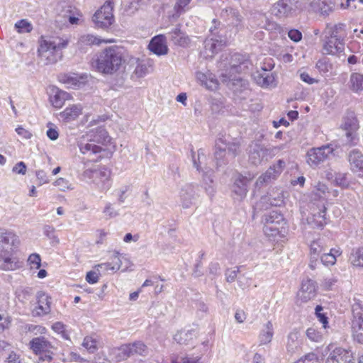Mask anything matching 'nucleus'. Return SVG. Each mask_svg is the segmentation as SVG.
<instances>
[{
    "instance_id": "2",
    "label": "nucleus",
    "mask_w": 363,
    "mask_h": 363,
    "mask_svg": "<svg viewBox=\"0 0 363 363\" xmlns=\"http://www.w3.org/2000/svg\"><path fill=\"white\" fill-rule=\"evenodd\" d=\"M110 138L107 131L103 128H97L89 134L83 136L78 141V147L83 155L91 156L100 153L102 148L96 143H106L109 142Z\"/></svg>"
},
{
    "instance_id": "58",
    "label": "nucleus",
    "mask_w": 363,
    "mask_h": 363,
    "mask_svg": "<svg viewBox=\"0 0 363 363\" xmlns=\"http://www.w3.org/2000/svg\"><path fill=\"white\" fill-rule=\"evenodd\" d=\"M129 189L130 186L125 185L114 191V193L118 198V203L121 204L125 202L126 199L125 194L129 191Z\"/></svg>"
},
{
    "instance_id": "13",
    "label": "nucleus",
    "mask_w": 363,
    "mask_h": 363,
    "mask_svg": "<svg viewBox=\"0 0 363 363\" xmlns=\"http://www.w3.org/2000/svg\"><path fill=\"white\" fill-rule=\"evenodd\" d=\"M281 147H274L268 149L263 147L258 143H252L249 146V160L255 165L260 164L262 160L269 155H274L277 151H279Z\"/></svg>"
},
{
    "instance_id": "29",
    "label": "nucleus",
    "mask_w": 363,
    "mask_h": 363,
    "mask_svg": "<svg viewBox=\"0 0 363 363\" xmlns=\"http://www.w3.org/2000/svg\"><path fill=\"white\" fill-rule=\"evenodd\" d=\"M130 347L128 345H121L120 347L112 348L109 352V356L113 361L121 362L131 356Z\"/></svg>"
},
{
    "instance_id": "5",
    "label": "nucleus",
    "mask_w": 363,
    "mask_h": 363,
    "mask_svg": "<svg viewBox=\"0 0 363 363\" xmlns=\"http://www.w3.org/2000/svg\"><path fill=\"white\" fill-rule=\"evenodd\" d=\"M32 351L39 355V362H50L52 360L55 347L45 337L33 338L29 342Z\"/></svg>"
},
{
    "instance_id": "36",
    "label": "nucleus",
    "mask_w": 363,
    "mask_h": 363,
    "mask_svg": "<svg viewBox=\"0 0 363 363\" xmlns=\"http://www.w3.org/2000/svg\"><path fill=\"white\" fill-rule=\"evenodd\" d=\"M82 106L80 104H74L67 107L61 113L67 121H72L82 114Z\"/></svg>"
},
{
    "instance_id": "10",
    "label": "nucleus",
    "mask_w": 363,
    "mask_h": 363,
    "mask_svg": "<svg viewBox=\"0 0 363 363\" xmlns=\"http://www.w3.org/2000/svg\"><path fill=\"white\" fill-rule=\"evenodd\" d=\"M301 6V0H279L274 4L272 12L279 18L288 17L296 13Z\"/></svg>"
},
{
    "instance_id": "63",
    "label": "nucleus",
    "mask_w": 363,
    "mask_h": 363,
    "mask_svg": "<svg viewBox=\"0 0 363 363\" xmlns=\"http://www.w3.org/2000/svg\"><path fill=\"white\" fill-rule=\"evenodd\" d=\"M100 275V272L94 269V270L89 271L86 273V281L91 284H96L98 282Z\"/></svg>"
},
{
    "instance_id": "47",
    "label": "nucleus",
    "mask_w": 363,
    "mask_h": 363,
    "mask_svg": "<svg viewBox=\"0 0 363 363\" xmlns=\"http://www.w3.org/2000/svg\"><path fill=\"white\" fill-rule=\"evenodd\" d=\"M325 207L323 206L322 210H320L318 213H314L313 215V222H315V225L318 228H322L326 223L325 218Z\"/></svg>"
},
{
    "instance_id": "8",
    "label": "nucleus",
    "mask_w": 363,
    "mask_h": 363,
    "mask_svg": "<svg viewBox=\"0 0 363 363\" xmlns=\"http://www.w3.org/2000/svg\"><path fill=\"white\" fill-rule=\"evenodd\" d=\"M113 9V3L110 1H106L93 16L95 25L104 29L109 28L114 22Z\"/></svg>"
},
{
    "instance_id": "9",
    "label": "nucleus",
    "mask_w": 363,
    "mask_h": 363,
    "mask_svg": "<svg viewBox=\"0 0 363 363\" xmlns=\"http://www.w3.org/2000/svg\"><path fill=\"white\" fill-rule=\"evenodd\" d=\"M340 26H335L330 37L327 38L323 44V53L328 55H335L344 50V43L342 35L340 33Z\"/></svg>"
},
{
    "instance_id": "21",
    "label": "nucleus",
    "mask_w": 363,
    "mask_h": 363,
    "mask_svg": "<svg viewBox=\"0 0 363 363\" xmlns=\"http://www.w3.org/2000/svg\"><path fill=\"white\" fill-rule=\"evenodd\" d=\"M86 77L75 73L63 74L58 77L60 82L66 85L67 88L77 89L84 84Z\"/></svg>"
},
{
    "instance_id": "41",
    "label": "nucleus",
    "mask_w": 363,
    "mask_h": 363,
    "mask_svg": "<svg viewBox=\"0 0 363 363\" xmlns=\"http://www.w3.org/2000/svg\"><path fill=\"white\" fill-rule=\"evenodd\" d=\"M350 83L351 88L354 91L363 90V74L359 73H352L350 75Z\"/></svg>"
},
{
    "instance_id": "18",
    "label": "nucleus",
    "mask_w": 363,
    "mask_h": 363,
    "mask_svg": "<svg viewBox=\"0 0 363 363\" xmlns=\"http://www.w3.org/2000/svg\"><path fill=\"white\" fill-rule=\"evenodd\" d=\"M348 161L350 169L359 176H363V154L357 149H354L349 152Z\"/></svg>"
},
{
    "instance_id": "62",
    "label": "nucleus",
    "mask_w": 363,
    "mask_h": 363,
    "mask_svg": "<svg viewBox=\"0 0 363 363\" xmlns=\"http://www.w3.org/2000/svg\"><path fill=\"white\" fill-rule=\"evenodd\" d=\"M0 331L8 329L11 323V317L6 313L0 314Z\"/></svg>"
},
{
    "instance_id": "49",
    "label": "nucleus",
    "mask_w": 363,
    "mask_h": 363,
    "mask_svg": "<svg viewBox=\"0 0 363 363\" xmlns=\"http://www.w3.org/2000/svg\"><path fill=\"white\" fill-rule=\"evenodd\" d=\"M269 199L268 196H262L261 198L260 201L255 204V206L254 207L255 211H260L262 210L267 209L269 208V206H277L278 205L277 203H274L272 201H270V203H269Z\"/></svg>"
},
{
    "instance_id": "53",
    "label": "nucleus",
    "mask_w": 363,
    "mask_h": 363,
    "mask_svg": "<svg viewBox=\"0 0 363 363\" xmlns=\"http://www.w3.org/2000/svg\"><path fill=\"white\" fill-rule=\"evenodd\" d=\"M16 235L12 232L0 228V242L4 244L13 243Z\"/></svg>"
},
{
    "instance_id": "17",
    "label": "nucleus",
    "mask_w": 363,
    "mask_h": 363,
    "mask_svg": "<svg viewBox=\"0 0 363 363\" xmlns=\"http://www.w3.org/2000/svg\"><path fill=\"white\" fill-rule=\"evenodd\" d=\"M316 296V285L314 281L307 279L303 280L301 288L298 293V297L303 302H307Z\"/></svg>"
},
{
    "instance_id": "37",
    "label": "nucleus",
    "mask_w": 363,
    "mask_h": 363,
    "mask_svg": "<svg viewBox=\"0 0 363 363\" xmlns=\"http://www.w3.org/2000/svg\"><path fill=\"white\" fill-rule=\"evenodd\" d=\"M262 221L264 225H281L284 223L283 215L277 211H272L264 216Z\"/></svg>"
},
{
    "instance_id": "50",
    "label": "nucleus",
    "mask_w": 363,
    "mask_h": 363,
    "mask_svg": "<svg viewBox=\"0 0 363 363\" xmlns=\"http://www.w3.org/2000/svg\"><path fill=\"white\" fill-rule=\"evenodd\" d=\"M169 34L176 44L182 45L186 42V38H183V33L179 27L174 28Z\"/></svg>"
},
{
    "instance_id": "59",
    "label": "nucleus",
    "mask_w": 363,
    "mask_h": 363,
    "mask_svg": "<svg viewBox=\"0 0 363 363\" xmlns=\"http://www.w3.org/2000/svg\"><path fill=\"white\" fill-rule=\"evenodd\" d=\"M225 13L228 17V19L232 21V23H238L240 21V15L238 11L235 9H226Z\"/></svg>"
},
{
    "instance_id": "51",
    "label": "nucleus",
    "mask_w": 363,
    "mask_h": 363,
    "mask_svg": "<svg viewBox=\"0 0 363 363\" xmlns=\"http://www.w3.org/2000/svg\"><path fill=\"white\" fill-rule=\"evenodd\" d=\"M191 0H177L174 9L176 11L177 16H180L189 9V4Z\"/></svg>"
},
{
    "instance_id": "12",
    "label": "nucleus",
    "mask_w": 363,
    "mask_h": 363,
    "mask_svg": "<svg viewBox=\"0 0 363 363\" xmlns=\"http://www.w3.org/2000/svg\"><path fill=\"white\" fill-rule=\"evenodd\" d=\"M226 150L233 157H235L240 152L239 144L236 143H227L226 140L218 138L216 142L215 151V159L218 166H221L224 163L223 158L225 155Z\"/></svg>"
},
{
    "instance_id": "35",
    "label": "nucleus",
    "mask_w": 363,
    "mask_h": 363,
    "mask_svg": "<svg viewBox=\"0 0 363 363\" xmlns=\"http://www.w3.org/2000/svg\"><path fill=\"white\" fill-rule=\"evenodd\" d=\"M301 335L296 330H292L287 337L286 347L289 352H294L301 345Z\"/></svg>"
},
{
    "instance_id": "56",
    "label": "nucleus",
    "mask_w": 363,
    "mask_h": 363,
    "mask_svg": "<svg viewBox=\"0 0 363 363\" xmlns=\"http://www.w3.org/2000/svg\"><path fill=\"white\" fill-rule=\"evenodd\" d=\"M130 347L131 355L143 354L146 350V345L142 342H135L133 344H128Z\"/></svg>"
},
{
    "instance_id": "40",
    "label": "nucleus",
    "mask_w": 363,
    "mask_h": 363,
    "mask_svg": "<svg viewBox=\"0 0 363 363\" xmlns=\"http://www.w3.org/2000/svg\"><path fill=\"white\" fill-rule=\"evenodd\" d=\"M352 313L359 315L363 313V295L356 294L351 301Z\"/></svg>"
},
{
    "instance_id": "28",
    "label": "nucleus",
    "mask_w": 363,
    "mask_h": 363,
    "mask_svg": "<svg viewBox=\"0 0 363 363\" xmlns=\"http://www.w3.org/2000/svg\"><path fill=\"white\" fill-rule=\"evenodd\" d=\"M256 83L263 88L275 87L277 84L273 73L267 72L266 69L262 73H257L255 75Z\"/></svg>"
},
{
    "instance_id": "32",
    "label": "nucleus",
    "mask_w": 363,
    "mask_h": 363,
    "mask_svg": "<svg viewBox=\"0 0 363 363\" xmlns=\"http://www.w3.org/2000/svg\"><path fill=\"white\" fill-rule=\"evenodd\" d=\"M114 42V39H101L97 36L91 34H86L80 37L78 41V45L80 48H82L84 45H100L102 43H111Z\"/></svg>"
},
{
    "instance_id": "44",
    "label": "nucleus",
    "mask_w": 363,
    "mask_h": 363,
    "mask_svg": "<svg viewBox=\"0 0 363 363\" xmlns=\"http://www.w3.org/2000/svg\"><path fill=\"white\" fill-rule=\"evenodd\" d=\"M324 252H325V250L323 240H318L311 244L310 255H313V258H315V256L320 257Z\"/></svg>"
},
{
    "instance_id": "27",
    "label": "nucleus",
    "mask_w": 363,
    "mask_h": 363,
    "mask_svg": "<svg viewBox=\"0 0 363 363\" xmlns=\"http://www.w3.org/2000/svg\"><path fill=\"white\" fill-rule=\"evenodd\" d=\"M52 94L50 97V101L56 108H60L67 100L71 99V95L58 88L52 89Z\"/></svg>"
},
{
    "instance_id": "23",
    "label": "nucleus",
    "mask_w": 363,
    "mask_h": 363,
    "mask_svg": "<svg viewBox=\"0 0 363 363\" xmlns=\"http://www.w3.org/2000/svg\"><path fill=\"white\" fill-rule=\"evenodd\" d=\"M352 331L354 339L359 343H363V313L352 314Z\"/></svg>"
},
{
    "instance_id": "54",
    "label": "nucleus",
    "mask_w": 363,
    "mask_h": 363,
    "mask_svg": "<svg viewBox=\"0 0 363 363\" xmlns=\"http://www.w3.org/2000/svg\"><path fill=\"white\" fill-rule=\"evenodd\" d=\"M103 213L106 219L113 218L119 215L118 210H117L111 203H107L106 204Z\"/></svg>"
},
{
    "instance_id": "3",
    "label": "nucleus",
    "mask_w": 363,
    "mask_h": 363,
    "mask_svg": "<svg viewBox=\"0 0 363 363\" xmlns=\"http://www.w3.org/2000/svg\"><path fill=\"white\" fill-rule=\"evenodd\" d=\"M68 40L60 37L42 38L38 52L46 57L50 63H55L62 57L61 50L68 45Z\"/></svg>"
},
{
    "instance_id": "11",
    "label": "nucleus",
    "mask_w": 363,
    "mask_h": 363,
    "mask_svg": "<svg viewBox=\"0 0 363 363\" xmlns=\"http://www.w3.org/2000/svg\"><path fill=\"white\" fill-rule=\"evenodd\" d=\"M333 150L330 145L311 148L306 155L307 163L312 167H316L325 162L329 155L333 152Z\"/></svg>"
},
{
    "instance_id": "55",
    "label": "nucleus",
    "mask_w": 363,
    "mask_h": 363,
    "mask_svg": "<svg viewBox=\"0 0 363 363\" xmlns=\"http://www.w3.org/2000/svg\"><path fill=\"white\" fill-rule=\"evenodd\" d=\"M315 67L320 73L325 74L330 71L332 65L328 58L323 57L317 62Z\"/></svg>"
},
{
    "instance_id": "6",
    "label": "nucleus",
    "mask_w": 363,
    "mask_h": 363,
    "mask_svg": "<svg viewBox=\"0 0 363 363\" xmlns=\"http://www.w3.org/2000/svg\"><path fill=\"white\" fill-rule=\"evenodd\" d=\"M214 25H216V20L213 21ZM209 36L204 41V52L206 57H212L215 54L220 51L226 45V38L220 33L221 30H218L216 26L211 28Z\"/></svg>"
},
{
    "instance_id": "39",
    "label": "nucleus",
    "mask_w": 363,
    "mask_h": 363,
    "mask_svg": "<svg viewBox=\"0 0 363 363\" xmlns=\"http://www.w3.org/2000/svg\"><path fill=\"white\" fill-rule=\"evenodd\" d=\"M206 160V155L203 152V150L202 149H200L198 150L197 153V157H196L195 152H192V161L194 166L196 168L197 171L199 172H204L205 174H208L211 172V169H206L204 170L201 164L203 162V161Z\"/></svg>"
},
{
    "instance_id": "31",
    "label": "nucleus",
    "mask_w": 363,
    "mask_h": 363,
    "mask_svg": "<svg viewBox=\"0 0 363 363\" xmlns=\"http://www.w3.org/2000/svg\"><path fill=\"white\" fill-rule=\"evenodd\" d=\"M334 6L333 0H313L311 3V7L315 12L321 14H328L332 11Z\"/></svg>"
},
{
    "instance_id": "15",
    "label": "nucleus",
    "mask_w": 363,
    "mask_h": 363,
    "mask_svg": "<svg viewBox=\"0 0 363 363\" xmlns=\"http://www.w3.org/2000/svg\"><path fill=\"white\" fill-rule=\"evenodd\" d=\"M37 306L33 309L35 315L43 316L51 311V297L44 291H40L36 294Z\"/></svg>"
},
{
    "instance_id": "57",
    "label": "nucleus",
    "mask_w": 363,
    "mask_h": 363,
    "mask_svg": "<svg viewBox=\"0 0 363 363\" xmlns=\"http://www.w3.org/2000/svg\"><path fill=\"white\" fill-rule=\"evenodd\" d=\"M306 335L308 337L309 340L315 342H321L323 340V336L320 334V332H318L315 328H309L306 330Z\"/></svg>"
},
{
    "instance_id": "24",
    "label": "nucleus",
    "mask_w": 363,
    "mask_h": 363,
    "mask_svg": "<svg viewBox=\"0 0 363 363\" xmlns=\"http://www.w3.org/2000/svg\"><path fill=\"white\" fill-rule=\"evenodd\" d=\"M342 127L344 130H347L346 135L348 138L352 137V132L359 128V121L353 111L347 113L346 116L344 117Z\"/></svg>"
},
{
    "instance_id": "25",
    "label": "nucleus",
    "mask_w": 363,
    "mask_h": 363,
    "mask_svg": "<svg viewBox=\"0 0 363 363\" xmlns=\"http://www.w3.org/2000/svg\"><path fill=\"white\" fill-rule=\"evenodd\" d=\"M196 77L197 81L207 89L214 90L218 87V84L217 79L215 78L214 75L209 72L203 73L199 71L196 73Z\"/></svg>"
},
{
    "instance_id": "16",
    "label": "nucleus",
    "mask_w": 363,
    "mask_h": 363,
    "mask_svg": "<svg viewBox=\"0 0 363 363\" xmlns=\"http://www.w3.org/2000/svg\"><path fill=\"white\" fill-rule=\"evenodd\" d=\"M251 179H247L242 175H238L235 179L232 187L233 199L238 201H242L247 195V184Z\"/></svg>"
},
{
    "instance_id": "60",
    "label": "nucleus",
    "mask_w": 363,
    "mask_h": 363,
    "mask_svg": "<svg viewBox=\"0 0 363 363\" xmlns=\"http://www.w3.org/2000/svg\"><path fill=\"white\" fill-rule=\"evenodd\" d=\"M240 268L241 267H235L233 269H226L225 273L226 281L230 283L235 281Z\"/></svg>"
},
{
    "instance_id": "22",
    "label": "nucleus",
    "mask_w": 363,
    "mask_h": 363,
    "mask_svg": "<svg viewBox=\"0 0 363 363\" xmlns=\"http://www.w3.org/2000/svg\"><path fill=\"white\" fill-rule=\"evenodd\" d=\"M149 49L157 55H166L168 52V48L165 37L162 35L154 37L149 44Z\"/></svg>"
},
{
    "instance_id": "61",
    "label": "nucleus",
    "mask_w": 363,
    "mask_h": 363,
    "mask_svg": "<svg viewBox=\"0 0 363 363\" xmlns=\"http://www.w3.org/2000/svg\"><path fill=\"white\" fill-rule=\"evenodd\" d=\"M28 262L31 268L39 269L41 266V258L37 253L31 254L28 259Z\"/></svg>"
},
{
    "instance_id": "48",
    "label": "nucleus",
    "mask_w": 363,
    "mask_h": 363,
    "mask_svg": "<svg viewBox=\"0 0 363 363\" xmlns=\"http://www.w3.org/2000/svg\"><path fill=\"white\" fill-rule=\"evenodd\" d=\"M43 233L44 235L48 238L52 244H58L60 240L56 235L55 229L53 226L50 225H46L43 228Z\"/></svg>"
},
{
    "instance_id": "7",
    "label": "nucleus",
    "mask_w": 363,
    "mask_h": 363,
    "mask_svg": "<svg viewBox=\"0 0 363 363\" xmlns=\"http://www.w3.org/2000/svg\"><path fill=\"white\" fill-rule=\"evenodd\" d=\"M328 355L325 363H354L352 352L334 344H330L325 350Z\"/></svg>"
},
{
    "instance_id": "20",
    "label": "nucleus",
    "mask_w": 363,
    "mask_h": 363,
    "mask_svg": "<svg viewBox=\"0 0 363 363\" xmlns=\"http://www.w3.org/2000/svg\"><path fill=\"white\" fill-rule=\"evenodd\" d=\"M122 261L118 252L114 253L111 262L99 264L94 266V269L100 272V274H106L108 272H116L121 267Z\"/></svg>"
},
{
    "instance_id": "26",
    "label": "nucleus",
    "mask_w": 363,
    "mask_h": 363,
    "mask_svg": "<svg viewBox=\"0 0 363 363\" xmlns=\"http://www.w3.org/2000/svg\"><path fill=\"white\" fill-rule=\"evenodd\" d=\"M21 262L16 257L7 254H0V269L4 271H13L21 268Z\"/></svg>"
},
{
    "instance_id": "42",
    "label": "nucleus",
    "mask_w": 363,
    "mask_h": 363,
    "mask_svg": "<svg viewBox=\"0 0 363 363\" xmlns=\"http://www.w3.org/2000/svg\"><path fill=\"white\" fill-rule=\"evenodd\" d=\"M14 28L18 33H30L33 25L27 19H21L15 23Z\"/></svg>"
},
{
    "instance_id": "64",
    "label": "nucleus",
    "mask_w": 363,
    "mask_h": 363,
    "mask_svg": "<svg viewBox=\"0 0 363 363\" xmlns=\"http://www.w3.org/2000/svg\"><path fill=\"white\" fill-rule=\"evenodd\" d=\"M322 311L323 308L320 306H317L315 308V315L318 320L323 324V328H327L328 324V318L321 313Z\"/></svg>"
},
{
    "instance_id": "1",
    "label": "nucleus",
    "mask_w": 363,
    "mask_h": 363,
    "mask_svg": "<svg viewBox=\"0 0 363 363\" xmlns=\"http://www.w3.org/2000/svg\"><path fill=\"white\" fill-rule=\"evenodd\" d=\"M124 62V50L113 45L105 48L99 53L94 67L99 73L111 75L121 69Z\"/></svg>"
},
{
    "instance_id": "4",
    "label": "nucleus",
    "mask_w": 363,
    "mask_h": 363,
    "mask_svg": "<svg viewBox=\"0 0 363 363\" xmlns=\"http://www.w3.org/2000/svg\"><path fill=\"white\" fill-rule=\"evenodd\" d=\"M82 177L84 179L91 180L95 188L101 192H106L112 185L111 171L106 167L87 169L84 171Z\"/></svg>"
},
{
    "instance_id": "19",
    "label": "nucleus",
    "mask_w": 363,
    "mask_h": 363,
    "mask_svg": "<svg viewBox=\"0 0 363 363\" xmlns=\"http://www.w3.org/2000/svg\"><path fill=\"white\" fill-rule=\"evenodd\" d=\"M179 196L183 208H190L195 199V186L191 184H186L182 187Z\"/></svg>"
},
{
    "instance_id": "33",
    "label": "nucleus",
    "mask_w": 363,
    "mask_h": 363,
    "mask_svg": "<svg viewBox=\"0 0 363 363\" xmlns=\"http://www.w3.org/2000/svg\"><path fill=\"white\" fill-rule=\"evenodd\" d=\"M196 336V331L195 330H182L174 335V339L180 345H188L193 342Z\"/></svg>"
},
{
    "instance_id": "38",
    "label": "nucleus",
    "mask_w": 363,
    "mask_h": 363,
    "mask_svg": "<svg viewBox=\"0 0 363 363\" xmlns=\"http://www.w3.org/2000/svg\"><path fill=\"white\" fill-rule=\"evenodd\" d=\"M153 62L147 60L145 62L138 63L136 66L134 73L138 77H143L152 70Z\"/></svg>"
},
{
    "instance_id": "52",
    "label": "nucleus",
    "mask_w": 363,
    "mask_h": 363,
    "mask_svg": "<svg viewBox=\"0 0 363 363\" xmlns=\"http://www.w3.org/2000/svg\"><path fill=\"white\" fill-rule=\"evenodd\" d=\"M33 293V291L31 287H21L16 291V296L21 301L28 299Z\"/></svg>"
},
{
    "instance_id": "14",
    "label": "nucleus",
    "mask_w": 363,
    "mask_h": 363,
    "mask_svg": "<svg viewBox=\"0 0 363 363\" xmlns=\"http://www.w3.org/2000/svg\"><path fill=\"white\" fill-rule=\"evenodd\" d=\"M285 162L282 160H279L277 162L269 167V169L262 174L256 182V186L260 187L264 184L271 182L276 179L282 172Z\"/></svg>"
},
{
    "instance_id": "30",
    "label": "nucleus",
    "mask_w": 363,
    "mask_h": 363,
    "mask_svg": "<svg viewBox=\"0 0 363 363\" xmlns=\"http://www.w3.org/2000/svg\"><path fill=\"white\" fill-rule=\"evenodd\" d=\"M274 327L271 321H268L260 330L258 335L259 345L270 343L274 336Z\"/></svg>"
},
{
    "instance_id": "34",
    "label": "nucleus",
    "mask_w": 363,
    "mask_h": 363,
    "mask_svg": "<svg viewBox=\"0 0 363 363\" xmlns=\"http://www.w3.org/2000/svg\"><path fill=\"white\" fill-rule=\"evenodd\" d=\"M342 252L340 249L332 248L330 252H323L320 255V261L325 266L334 265L337 261V257L341 255Z\"/></svg>"
},
{
    "instance_id": "46",
    "label": "nucleus",
    "mask_w": 363,
    "mask_h": 363,
    "mask_svg": "<svg viewBox=\"0 0 363 363\" xmlns=\"http://www.w3.org/2000/svg\"><path fill=\"white\" fill-rule=\"evenodd\" d=\"M98 340L93 336H86L84 338L82 346L89 352L94 353L98 349Z\"/></svg>"
},
{
    "instance_id": "43",
    "label": "nucleus",
    "mask_w": 363,
    "mask_h": 363,
    "mask_svg": "<svg viewBox=\"0 0 363 363\" xmlns=\"http://www.w3.org/2000/svg\"><path fill=\"white\" fill-rule=\"evenodd\" d=\"M279 225H264V234L269 237L274 239H276L277 237H283L284 235H281V230L280 229Z\"/></svg>"
},
{
    "instance_id": "45",
    "label": "nucleus",
    "mask_w": 363,
    "mask_h": 363,
    "mask_svg": "<svg viewBox=\"0 0 363 363\" xmlns=\"http://www.w3.org/2000/svg\"><path fill=\"white\" fill-rule=\"evenodd\" d=\"M350 260L354 266L363 267V247L354 250L351 254Z\"/></svg>"
}]
</instances>
